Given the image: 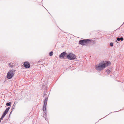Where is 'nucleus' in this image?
Returning <instances> with one entry per match:
<instances>
[{"instance_id": "f257e3e1", "label": "nucleus", "mask_w": 124, "mask_h": 124, "mask_svg": "<svg viewBox=\"0 0 124 124\" xmlns=\"http://www.w3.org/2000/svg\"><path fill=\"white\" fill-rule=\"evenodd\" d=\"M111 62L109 61L107 62H101L98 65H95V69L98 71H101L103 70L106 67L110 65Z\"/></svg>"}, {"instance_id": "f03ea898", "label": "nucleus", "mask_w": 124, "mask_h": 124, "mask_svg": "<svg viewBox=\"0 0 124 124\" xmlns=\"http://www.w3.org/2000/svg\"><path fill=\"white\" fill-rule=\"evenodd\" d=\"M95 42V41L89 39H81L79 41V43L82 46H87L89 44H94Z\"/></svg>"}, {"instance_id": "7ed1b4c3", "label": "nucleus", "mask_w": 124, "mask_h": 124, "mask_svg": "<svg viewBox=\"0 0 124 124\" xmlns=\"http://www.w3.org/2000/svg\"><path fill=\"white\" fill-rule=\"evenodd\" d=\"M16 70H9L7 73V77L8 79H11L14 76Z\"/></svg>"}, {"instance_id": "20e7f679", "label": "nucleus", "mask_w": 124, "mask_h": 124, "mask_svg": "<svg viewBox=\"0 0 124 124\" xmlns=\"http://www.w3.org/2000/svg\"><path fill=\"white\" fill-rule=\"evenodd\" d=\"M67 58L69 60H74L76 59V56L74 54L72 53H69L67 54Z\"/></svg>"}, {"instance_id": "39448f33", "label": "nucleus", "mask_w": 124, "mask_h": 124, "mask_svg": "<svg viewBox=\"0 0 124 124\" xmlns=\"http://www.w3.org/2000/svg\"><path fill=\"white\" fill-rule=\"evenodd\" d=\"M67 53L64 52H63L61 53V54L59 55V57L62 59L63 58L65 59L67 58Z\"/></svg>"}, {"instance_id": "423d86ee", "label": "nucleus", "mask_w": 124, "mask_h": 124, "mask_svg": "<svg viewBox=\"0 0 124 124\" xmlns=\"http://www.w3.org/2000/svg\"><path fill=\"white\" fill-rule=\"evenodd\" d=\"M48 98H46L45 99L44 101V104L43 108V110L44 111H46V105H47V101Z\"/></svg>"}, {"instance_id": "0eeeda50", "label": "nucleus", "mask_w": 124, "mask_h": 124, "mask_svg": "<svg viewBox=\"0 0 124 124\" xmlns=\"http://www.w3.org/2000/svg\"><path fill=\"white\" fill-rule=\"evenodd\" d=\"M24 67L26 68H28L30 67V65L28 62H25L23 64Z\"/></svg>"}, {"instance_id": "6e6552de", "label": "nucleus", "mask_w": 124, "mask_h": 124, "mask_svg": "<svg viewBox=\"0 0 124 124\" xmlns=\"http://www.w3.org/2000/svg\"><path fill=\"white\" fill-rule=\"evenodd\" d=\"M10 108V107H9L7 108L6 110H5L3 113L2 115L3 116H6V114L8 113V112L9 109Z\"/></svg>"}, {"instance_id": "1a4fd4ad", "label": "nucleus", "mask_w": 124, "mask_h": 124, "mask_svg": "<svg viewBox=\"0 0 124 124\" xmlns=\"http://www.w3.org/2000/svg\"><path fill=\"white\" fill-rule=\"evenodd\" d=\"M9 66L11 68H12L13 66V63H10L8 64Z\"/></svg>"}, {"instance_id": "9d476101", "label": "nucleus", "mask_w": 124, "mask_h": 124, "mask_svg": "<svg viewBox=\"0 0 124 124\" xmlns=\"http://www.w3.org/2000/svg\"><path fill=\"white\" fill-rule=\"evenodd\" d=\"M6 105L7 106H10L11 105V102H7L6 103Z\"/></svg>"}, {"instance_id": "9b49d317", "label": "nucleus", "mask_w": 124, "mask_h": 124, "mask_svg": "<svg viewBox=\"0 0 124 124\" xmlns=\"http://www.w3.org/2000/svg\"><path fill=\"white\" fill-rule=\"evenodd\" d=\"M120 40V38L119 37H117V39L115 41L117 43H119L117 41H119Z\"/></svg>"}, {"instance_id": "f8f14e48", "label": "nucleus", "mask_w": 124, "mask_h": 124, "mask_svg": "<svg viewBox=\"0 0 124 124\" xmlns=\"http://www.w3.org/2000/svg\"><path fill=\"white\" fill-rule=\"evenodd\" d=\"M53 54V52L52 51H51L49 53V55L51 56H52Z\"/></svg>"}, {"instance_id": "ddd939ff", "label": "nucleus", "mask_w": 124, "mask_h": 124, "mask_svg": "<svg viewBox=\"0 0 124 124\" xmlns=\"http://www.w3.org/2000/svg\"><path fill=\"white\" fill-rule=\"evenodd\" d=\"M106 72H107L108 74H109L110 72V70H106Z\"/></svg>"}, {"instance_id": "4468645a", "label": "nucleus", "mask_w": 124, "mask_h": 124, "mask_svg": "<svg viewBox=\"0 0 124 124\" xmlns=\"http://www.w3.org/2000/svg\"><path fill=\"white\" fill-rule=\"evenodd\" d=\"M110 45L111 46H113V43L112 42H111L110 43Z\"/></svg>"}, {"instance_id": "2eb2a0df", "label": "nucleus", "mask_w": 124, "mask_h": 124, "mask_svg": "<svg viewBox=\"0 0 124 124\" xmlns=\"http://www.w3.org/2000/svg\"><path fill=\"white\" fill-rule=\"evenodd\" d=\"M120 40L121 41H123L124 40V38L122 37H121L120 38Z\"/></svg>"}, {"instance_id": "dca6fc26", "label": "nucleus", "mask_w": 124, "mask_h": 124, "mask_svg": "<svg viewBox=\"0 0 124 124\" xmlns=\"http://www.w3.org/2000/svg\"><path fill=\"white\" fill-rule=\"evenodd\" d=\"M5 122H6V121H4L1 123L0 124H4V123Z\"/></svg>"}, {"instance_id": "f3484780", "label": "nucleus", "mask_w": 124, "mask_h": 124, "mask_svg": "<svg viewBox=\"0 0 124 124\" xmlns=\"http://www.w3.org/2000/svg\"><path fill=\"white\" fill-rule=\"evenodd\" d=\"M15 109V106H13L12 108V109Z\"/></svg>"}, {"instance_id": "a211bd4d", "label": "nucleus", "mask_w": 124, "mask_h": 124, "mask_svg": "<svg viewBox=\"0 0 124 124\" xmlns=\"http://www.w3.org/2000/svg\"><path fill=\"white\" fill-rule=\"evenodd\" d=\"M4 117V116H3V115H2L1 117V118H0V119H2Z\"/></svg>"}, {"instance_id": "6ab92c4d", "label": "nucleus", "mask_w": 124, "mask_h": 124, "mask_svg": "<svg viewBox=\"0 0 124 124\" xmlns=\"http://www.w3.org/2000/svg\"><path fill=\"white\" fill-rule=\"evenodd\" d=\"M45 116H46V117L45 118L46 120V121H47V118L46 117V115H45Z\"/></svg>"}, {"instance_id": "aec40b11", "label": "nucleus", "mask_w": 124, "mask_h": 124, "mask_svg": "<svg viewBox=\"0 0 124 124\" xmlns=\"http://www.w3.org/2000/svg\"><path fill=\"white\" fill-rule=\"evenodd\" d=\"M45 111H44V112L45 111V112H44V115H46V112H45Z\"/></svg>"}, {"instance_id": "412c9836", "label": "nucleus", "mask_w": 124, "mask_h": 124, "mask_svg": "<svg viewBox=\"0 0 124 124\" xmlns=\"http://www.w3.org/2000/svg\"><path fill=\"white\" fill-rule=\"evenodd\" d=\"M12 111H11V112H10V114H9V116H10V115L12 113Z\"/></svg>"}, {"instance_id": "4be33fe9", "label": "nucleus", "mask_w": 124, "mask_h": 124, "mask_svg": "<svg viewBox=\"0 0 124 124\" xmlns=\"http://www.w3.org/2000/svg\"><path fill=\"white\" fill-rule=\"evenodd\" d=\"M15 103H14V105H13V106H15V107L16 104L15 105Z\"/></svg>"}, {"instance_id": "5701e85b", "label": "nucleus", "mask_w": 124, "mask_h": 124, "mask_svg": "<svg viewBox=\"0 0 124 124\" xmlns=\"http://www.w3.org/2000/svg\"><path fill=\"white\" fill-rule=\"evenodd\" d=\"M43 117L45 118V117H46V116H45V115H44V116H43Z\"/></svg>"}, {"instance_id": "b1692460", "label": "nucleus", "mask_w": 124, "mask_h": 124, "mask_svg": "<svg viewBox=\"0 0 124 124\" xmlns=\"http://www.w3.org/2000/svg\"><path fill=\"white\" fill-rule=\"evenodd\" d=\"M1 120H2V119H0V122H1Z\"/></svg>"}, {"instance_id": "393cba45", "label": "nucleus", "mask_w": 124, "mask_h": 124, "mask_svg": "<svg viewBox=\"0 0 124 124\" xmlns=\"http://www.w3.org/2000/svg\"><path fill=\"white\" fill-rule=\"evenodd\" d=\"M46 95V94L45 93L44 95V96Z\"/></svg>"}, {"instance_id": "a878e982", "label": "nucleus", "mask_w": 124, "mask_h": 124, "mask_svg": "<svg viewBox=\"0 0 124 124\" xmlns=\"http://www.w3.org/2000/svg\"><path fill=\"white\" fill-rule=\"evenodd\" d=\"M43 7L44 8H45V7H44V6H43Z\"/></svg>"}, {"instance_id": "bb28decb", "label": "nucleus", "mask_w": 124, "mask_h": 124, "mask_svg": "<svg viewBox=\"0 0 124 124\" xmlns=\"http://www.w3.org/2000/svg\"><path fill=\"white\" fill-rule=\"evenodd\" d=\"M43 7L44 8H45V7H44V6H43Z\"/></svg>"}, {"instance_id": "cd10ccee", "label": "nucleus", "mask_w": 124, "mask_h": 124, "mask_svg": "<svg viewBox=\"0 0 124 124\" xmlns=\"http://www.w3.org/2000/svg\"><path fill=\"white\" fill-rule=\"evenodd\" d=\"M43 7L44 8H45V7H44V6H43Z\"/></svg>"}, {"instance_id": "c85d7f7f", "label": "nucleus", "mask_w": 124, "mask_h": 124, "mask_svg": "<svg viewBox=\"0 0 124 124\" xmlns=\"http://www.w3.org/2000/svg\"><path fill=\"white\" fill-rule=\"evenodd\" d=\"M43 7L44 8H45V7H44V6H43Z\"/></svg>"}, {"instance_id": "c756f323", "label": "nucleus", "mask_w": 124, "mask_h": 124, "mask_svg": "<svg viewBox=\"0 0 124 124\" xmlns=\"http://www.w3.org/2000/svg\"><path fill=\"white\" fill-rule=\"evenodd\" d=\"M45 8V9L46 10V8Z\"/></svg>"}, {"instance_id": "7c9ffc66", "label": "nucleus", "mask_w": 124, "mask_h": 124, "mask_svg": "<svg viewBox=\"0 0 124 124\" xmlns=\"http://www.w3.org/2000/svg\"><path fill=\"white\" fill-rule=\"evenodd\" d=\"M44 86V85H43V86Z\"/></svg>"}]
</instances>
